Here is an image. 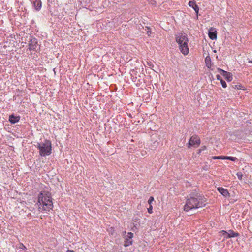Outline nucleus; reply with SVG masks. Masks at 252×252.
<instances>
[{
	"label": "nucleus",
	"mask_w": 252,
	"mask_h": 252,
	"mask_svg": "<svg viewBox=\"0 0 252 252\" xmlns=\"http://www.w3.org/2000/svg\"><path fill=\"white\" fill-rule=\"evenodd\" d=\"M206 201L207 199L204 196L196 192H191L189 197L186 200L184 210L188 212L192 209L204 207Z\"/></svg>",
	"instance_id": "f257e3e1"
},
{
	"label": "nucleus",
	"mask_w": 252,
	"mask_h": 252,
	"mask_svg": "<svg viewBox=\"0 0 252 252\" xmlns=\"http://www.w3.org/2000/svg\"><path fill=\"white\" fill-rule=\"evenodd\" d=\"M37 205L39 211H50L53 207L51 194L47 191H42L38 195Z\"/></svg>",
	"instance_id": "f03ea898"
},
{
	"label": "nucleus",
	"mask_w": 252,
	"mask_h": 252,
	"mask_svg": "<svg viewBox=\"0 0 252 252\" xmlns=\"http://www.w3.org/2000/svg\"><path fill=\"white\" fill-rule=\"evenodd\" d=\"M176 41L179 45V49L184 55H187L189 52L188 38L185 33H180L176 36Z\"/></svg>",
	"instance_id": "7ed1b4c3"
},
{
	"label": "nucleus",
	"mask_w": 252,
	"mask_h": 252,
	"mask_svg": "<svg viewBox=\"0 0 252 252\" xmlns=\"http://www.w3.org/2000/svg\"><path fill=\"white\" fill-rule=\"evenodd\" d=\"M36 147L39 150V155L42 157L50 155L52 153L51 142L45 139L44 142H37Z\"/></svg>",
	"instance_id": "20e7f679"
},
{
	"label": "nucleus",
	"mask_w": 252,
	"mask_h": 252,
	"mask_svg": "<svg viewBox=\"0 0 252 252\" xmlns=\"http://www.w3.org/2000/svg\"><path fill=\"white\" fill-rule=\"evenodd\" d=\"M28 49L30 51H34L37 52L40 48L38 44L37 39L32 36H30V39L28 43Z\"/></svg>",
	"instance_id": "39448f33"
},
{
	"label": "nucleus",
	"mask_w": 252,
	"mask_h": 252,
	"mask_svg": "<svg viewBox=\"0 0 252 252\" xmlns=\"http://www.w3.org/2000/svg\"><path fill=\"white\" fill-rule=\"evenodd\" d=\"M221 233L224 237L226 239L232 237H237L240 236V234L239 233L235 232L232 230H229L228 231L222 230Z\"/></svg>",
	"instance_id": "423d86ee"
},
{
	"label": "nucleus",
	"mask_w": 252,
	"mask_h": 252,
	"mask_svg": "<svg viewBox=\"0 0 252 252\" xmlns=\"http://www.w3.org/2000/svg\"><path fill=\"white\" fill-rule=\"evenodd\" d=\"M200 143V139L197 135H193L191 136L188 142V147L190 148L192 146L196 145L198 146Z\"/></svg>",
	"instance_id": "0eeeda50"
},
{
	"label": "nucleus",
	"mask_w": 252,
	"mask_h": 252,
	"mask_svg": "<svg viewBox=\"0 0 252 252\" xmlns=\"http://www.w3.org/2000/svg\"><path fill=\"white\" fill-rule=\"evenodd\" d=\"M218 71L223 76H224L225 78V79L228 81L230 82L232 81V74L231 73L226 71L221 68H218L217 69Z\"/></svg>",
	"instance_id": "6e6552de"
},
{
	"label": "nucleus",
	"mask_w": 252,
	"mask_h": 252,
	"mask_svg": "<svg viewBox=\"0 0 252 252\" xmlns=\"http://www.w3.org/2000/svg\"><path fill=\"white\" fill-rule=\"evenodd\" d=\"M208 36L212 39H216L217 38V31L215 28L211 27L208 30Z\"/></svg>",
	"instance_id": "1a4fd4ad"
},
{
	"label": "nucleus",
	"mask_w": 252,
	"mask_h": 252,
	"mask_svg": "<svg viewBox=\"0 0 252 252\" xmlns=\"http://www.w3.org/2000/svg\"><path fill=\"white\" fill-rule=\"evenodd\" d=\"M217 190L225 197H229L230 196L228 190L222 187H218Z\"/></svg>",
	"instance_id": "9d476101"
},
{
	"label": "nucleus",
	"mask_w": 252,
	"mask_h": 252,
	"mask_svg": "<svg viewBox=\"0 0 252 252\" xmlns=\"http://www.w3.org/2000/svg\"><path fill=\"white\" fill-rule=\"evenodd\" d=\"M20 116H15L14 114H11L9 116V121L11 124H15L20 121Z\"/></svg>",
	"instance_id": "9b49d317"
},
{
	"label": "nucleus",
	"mask_w": 252,
	"mask_h": 252,
	"mask_svg": "<svg viewBox=\"0 0 252 252\" xmlns=\"http://www.w3.org/2000/svg\"><path fill=\"white\" fill-rule=\"evenodd\" d=\"M189 5L194 9V10L195 11L197 17H198L199 8L198 5L196 4L195 1H189Z\"/></svg>",
	"instance_id": "f8f14e48"
},
{
	"label": "nucleus",
	"mask_w": 252,
	"mask_h": 252,
	"mask_svg": "<svg viewBox=\"0 0 252 252\" xmlns=\"http://www.w3.org/2000/svg\"><path fill=\"white\" fill-rule=\"evenodd\" d=\"M34 7L36 11H39L42 6L41 1L40 0H35L33 2Z\"/></svg>",
	"instance_id": "ddd939ff"
},
{
	"label": "nucleus",
	"mask_w": 252,
	"mask_h": 252,
	"mask_svg": "<svg viewBox=\"0 0 252 252\" xmlns=\"http://www.w3.org/2000/svg\"><path fill=\"white\" fill-rule=\"evenodd\" d=\"M205 64H206V66L207 67V68H211V58L209 56H207L205 59Z\"/></svg>",
	"instance_id": "4468645a"
},
{
	"label": "nucleus",
	"mask_w": 252,
	"mask_h": 252,
	"mask_svg": "<svg viewBox=\"0 0 252 252\" xmlns=\"http://www.w3.org/2000/svg\"><path fill=\"white\" fill-rule=\"evenodd\" d=\"M132 244V241L129 239L126 238L125 239V242L124 244V246L125 247L129 246Z\"/></svg>",
	"instance_id": "2eb2a0df"
},
{
	"label": "nucleus",
	"mask_w": 252,
	"mask_h": 252,
	"mask_svg": "<svg viewBox=\"0 0 252 252\" xmlns=\"http://www.w3.org/2000/svg\"><path fill=\"white\" fill-rule=\"evenodd\" d=\"M223 159H227L231 160L232 161H235L236 160H237V158L236 157H234L224 156Z\"/></svg>",
	"instance_id": "dca6fc26"
},
{
	"label": "nucleus",
	"mask_w": 252,
	"mask_h": 252,
	"mask_svg": "<svg viewBox=\"0 0 252 252\" xmlns=\"http://www.w3.org/2000/svg\"><path fill=\"white\" fill-rule=\"evenodd\" d=\"M224 156H214L213 159H223Z\"/></svg>",
	"instance_id": "f3484780"
},
{
	"label": "nucleus",
	"mask_w": 252,
	"mask_h": 252,
	"mask_svg": "<svg viewBox=\"0 0 252 252\" xmlns=\"http://www.w3.org/2000/svg\"><path fill=\"white\" fill-rule=\"evenodd\" d=\"M133 237V233H132V232H128L126 236V238L131 239Z\"/></svg>",
	"instance_id": "a211bd4d"
},
{
	"label": "nucleus",
	"mask_w": 252,
	"mask_h": 252,
	"mask_svg": "<svg viewBox=\"0 0 252 252\" xmlns=\"http://www.w3.org/2000/svg\"><path fill=\"white\" fill-rule=\"evenodd\" d=\"M220 83L223 88H225L227 87L226 83L223 79L220 80Z\"/></svg>",
	"instance_id": "6ab92c4d"
},
{
	"label": "nucleus",
	"mask_w": 252,
	"mask_h": 252,
	"mask_svg": "<svg viewBox=\"0 0 252 252\" xmlns=\"http://www.w3.org/2000/svg\"><path fill=\"white\" fill-rule=\"evenodd\" d=\"M236 175L239 180L242 179L243 174L241 172H238Z\"/></svg>",
	"instance_id": "aec40b11"
},
{
	"label": "nucleus",
	"mask_w": 252,
	"mask_h": 252,
	"mask_svg": "<svg viewBox=\"0 0 252 252\" xmlns=\"http://www.w3.org/2000/svg\"><path fill=\"white\" fill-rule=\"evenodd\" d=\"M154 197H152V196H151L149 198V200L148 201V203L150 205H151V204L152 202L154 201Z\"/></svg>",
	"instance_id": "412c9836"
},
{
	"label": "nucleus",
	"mask_w": 252,
	"mask_h": 252,
	"mask_svg": "<svg viewBox=\"0 0 252 252\" xmlns=\"http://www.w3.org/2000/svg\"><path fill=\"white\" fill-rule=\"evenodd\" d=\"M152 209H153L152 206V205H150V207L148 208V213H149L150 214L152 213V212H153Z\"/></svg>",
	"instance_id": "4be33fe9"
},
{
	"label": "nucleus",
	"mask_w": 252,
	"mask_h": 252,
	"mask_svg": "<svg viewBox=\"0 0 252 252\" xmlns=\"http://www.w3.org/2000/svg\"><path fill=\"white\" fill-rule=\"evenodd\" d=\"M158 143H159V142H158L157 140H156L153 143V145L152 146L153 147V148H156L158 145Z\"/></svg>",
	"instance_id": "5701e85b"
},
{
	"label": "nucleus",
	"mask_w": 252,
	"mask_h": 252,
	"mask_svg": "<svg viewBox=\"0 0 252 252\" xmlns=\"http://www.w3.org/2000/svg\"><path fill=\"white\" fill-rule=\"evenodd\" d=\"M19 248L21 249H24H24H26V247H25V246L24 244H22V243H21L20 244Z\"/></svg>",
	"instance_id": "b1692460"
},
{
	"label": "nucleus",
	"mask_w": 252,
	"mask_h": 252,
	"mask_svg": "<svg viewBox=\"0 0 252 252\" xmlns=\"http://www.w3.org/2000/svg\"><path fill=\"white\" fill-rule=\"evenodd\" d=\"M216 78L218 80H220H220H222V78L221 77V76L219 75H216Z\"/></svg>",
	"instance_id": "393cba45"
},
{
	"label": "nucleus",
	"mask_w": 252,
	"mask_h": 252,
	"mask_svg": "<svg viewBox=\"0 0 252 252\" xmlns=\"http://www.w3.org/2000/svg\"><path fill=\"white\" fill-rule=\"evenodd\" d=\"M205 149H206V147L205 146L202 147L199 150L198 153H201V152L202 151L204 150Z\"/></svg>",
	"instance_id": "a878e982"
},
{
	"label": "nucleus",
	"mask_w": 252,
	"mask_h": 252,
	"mask_svg": "<svg viewBox=\"0 0 252 252\" xmlns=\"http://www.w3.org/2000/svg\"><path fill=\"white\" fill-rule=\"evenodd\" d=\"M233 88H236L237 89H241V86L238 85H235V87L233 86Z\"/></svg>",
	"instance_id": "bb28decb"
},
{
	"label": "nucleus",
	"mask_w": 252,
	"mask_h": 252,
	"mask_svg": "<svg viewBox=\"0 0 252 252\" xmlns=\"http://www.w3.org/2000/svg\"><path fill=\"white\" fill-rule=\"evenodd\" d=\"M146 28L147 29V34L148 35H150L151 34V32L149 31V28L147 27H146Z\"/></svg>",
	"instance_id": "cd10ccee"
},
{
	"label": "nucleus",
	"mask_w": 252,
	"mask_h": 252,
	"mask_svg": "<svg viewBox=\"0 0 252 252\" xmlns=\"http://www.w3.org/2000/svg\"><path fill=\"white\" fill-rule=\"evenodd\" d=\"M147 64L151 67H154V65L152 64V63L151 62L148 63Z\"/></svg>",
	"instance_id": "c85d7f7f"
},
{
	"label": "nucleus",
	"mask_w": 252,
	"mask_h": 252,
	"mask_svg": "<svg viewBox=\"0 0 252 252\" xmlns=\"http://www.w3.org/2000/svg\"><path fill=\"white\" fill-rule=\"evenodd\" d=\"M203 169H204L205 170H208L207 166L205 167H203Z\"/></svg>",
	"instance_id": "c756f323"
},
{
	"label": "nucleus",
	"mask_w": 252,
	"mask_h": 252,
	"mask_svg": "<svg viewBox=\"0 0 252 252\" xmlns=\"http://www.w3.org/2000/svg\"><path fill=\"white\" fill-rule=\"evenodd\" d=\"M68 252H74L72 250H68Z\"/></svg>",
	"instance_id": "7c9ffc66"
},
{
	"label": "nucleus",
	"mask_w": 252,
	"mask_h": 252,
	"mask_svg": "<svg viewBox=\"0 0 252 252\" xmlns=\"http://www.w3.org/2000/svg\"><path fill=\"white\" fill-rule=\"evenodd\" d=\"M249 63H252V60H251V61H249Z\"/></svg>",
	"instance_id": "2f4dec72"
}]
</instances>
